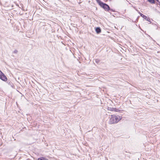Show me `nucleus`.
<instances>
[{
  "instance_id": "20e7f679",
  "label": "nucleus",
  "mask_w": 160,
  "mask_h": 160,
  "mask_svg": "<svg viewBox=\"0 0 160 160\" xmlns=\"http://www.w3.org/2000/svg\"><path fill=\"white\" fill-rule=\"evenodd\" d=\"M0 78L4 81H6L7 80V78L6 76L3 73L0 76Z\"/></svg>"
},
{
  "instance_id": "0eeeda50",
  "label": "nucleus",
  "mask_w": 160,
  "mask_h": 160,
  "mask_svg": "<svg viewBox=\"0 0 160 160\" xmlns=\"http://www.w3.org/2000/svg\"><path fill=\"white\" fill-rule=\"evenodd\" d=\"M139 13L140 14V16L142 17L143 18V19H146V18H147V16H146L140 13V12H139Z\"/></svg>"
},
{
  "instance_id": "7ed1b4c3",
  "label": "nucleus",
  "mask_w": 160,
  "mask_h": 160,
  "mask_svg": "<svg viewBox=\"0 0 160 160\" xmlns=\"http://www.w3.org/2000/svg\"><path fill=\"white\" fill-rule=\"evenodd\" d=\"M108 110L109 111H115L116 112H120V110H119L118 109L113 108L111 107H108Z\"/></svg>"
},
{
  "instance_id": "4468645a",
  "label": "nucleus",
  "mask_w": 160,
  "mask_h": 160,
  "mask_svg": "<svg viewBox=\"0 0 160 160\" xmlns=\"http://www.w3.org/2000/svg\"><path fill=\"white\" fill-rule=\"evenodd\" d=\"M151 38V39L152 40H153V39H152V38Z\"/></svg>"
},
{
  "instance_id": "f03ea898",
  "label": "nucleus",
  "mask_w": 160,
  "mask_h": 160,
  "mask_svg": "<svg viewBox=\"0 0 160 160\" xmlns=\"http://www.w3.org/2000/svg\"><path fill=\"white\" fill-rule=\"evenodd\" d=\"M109 121L110 124L117 123L121 119L122 117L119 116H116L115 115H111Z\"/></svg>"
},
{
  "instance_id": "39448f33",
  "label": "nucleus",
  "mask_w": 160,
  "mask_h": 160,
  "mask_svg": "<svg viewBox=\"0 0 160 160\" xmlns=\"http://www.w3.org/2000/svg\"><path fill=\"white\" fill-rule=\"evenodd\" d=\"M95 31L98 34L99 33L101 32V29L99 27H97L96 28Z\"/></svg>"
},
{
  "instance_id": "9b49d317",
  "label": "nucleus",
  "mask_w": 160,
  "mask_h": 160,
  "mask_svg": "<svg viewBox=\"0 0 160 160\" xmlns=\"http://www.w3.org/2000/svg\"><path fill=\"white\" fill-rule=\"evenodd\" d=\"M95 62L96 63L98 64L99 62H100V60L98 59H96L95 60Z\"/></svg>"
},
{
  "instance_id": "6e6552de",
  "label": "nucleus",
  "mask_w": 160,
  "mask_h": 160,
  "mask_svg": "<svg viewBox=\"0 0 160 160\" xmlns=\"http://www.w3.org/2000/svg\"><path fill=\"white\" fill-rule=\"evenodd\" d=\"M38 160H48V159L45 158L41 157L38 158Z\"/></svg>"
},
{
  "instance_id": "1a4fd4ad",
  "label": "nucleus",
  "mask_w": 160,
  "mask_h": 160,
  "mask_svg": "<svg viewBox=\"0 0 160 160\" xmlns=\"http://www.w3.org/2000/svg\"><path fill=\"white\" fill-rule=\"evenodd\" d=\"M149 2L152 4L155 3V1L154 0H147Z\"/></svg>"
},
{
  "instance_id": "9d476101",
  "label": "nucleus",
  "mask_w": 160,
  "mask_h": 160,
  "mask_svg": "<svg viewBox=\"0 0 160 160\" xmlns=\"http://www.w3.org/2000/svg\"><path fill=\"white\" fill-rule=\"evenodd\" d=\"M146 20H147V21H148L150 22H151V20L150 19V18L148 17H147V18H146L145 19Z\"/></svg>"
},
{
  "instance_id": "ddd939ff",
  "label": "nucleus",
  "mask_w": 160,
  "mask_h": 160,
  "mask_svg": "<svg viewBox=\"0 0 160 160\" xmlns=\"http://www.w3.org/2000/svg\"><path fill=\"white\" fill-rule=\"evenodd\" d=\"M3 73L0 70V76H1V75H2V74Z\"/></svg>"
},
{
  "instance_id": "423d86ee",
  "label": "nucleus",
  "mask_w": 160,
  "mask_h": 160,
  "mask_svg": "<svg viewBox=\"0 0 160 160\" xmlns=\"http://www.w3.org/2000/svg\"><path fill=\"white\" fill-rule=\"evenodd\" d=\"M7 83L8 84H9L11 86V87H12V88H13L14 87V84L10 81V80H8V81H7Z\"/></svg>"
},
{
  "instance_id": "f8f14e48",
  "label": "nucleus",
  "mask_w": 160,
  "mask_h": 160,
  "mask_svg": "<svg viewBox=\"0 0 160 160\" xmlns=\"http://www.w3.org/2000/svg\"><path fill=\"white\" fill-rule=\"evenodd\" d=\"M18 50H15L14 51V53H17V52H18Z\"/></svg>"
},
{
  "instance_id": "f257e3e1",
  "label": "nucleus",
  "mask_w": 160,
  "mask_h": 160,
  "mask_svg": "<svg viewBox=\"0 0 160 160\" xmlns=\"http://www.w3.org/2000/svg\"><path fill=\"white\" fill-rule=\"evenodd\" d=\"M97 2L98 3L100 6L102 8L106 11L109 12V11H112L115 12L114 10H113L110 8L108 5L105 3H104L100 0H96Z\"/></svg>"
}]
</instances>
